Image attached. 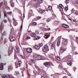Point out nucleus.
Instances as JSON below:
<instances>
[{
	"label": "nucleus",
	"mask_w": 78,
	"mask_h": 78,
	"mask_svg": "<svg viewBox=\"0 0 78 78\" xmlns=\"http://www.w3.org/2000/svg\"><path fill=\"white\" fill-rule=\"evenodd\" d=\"M35 58L36 60H43L44 59L40 55H37V56L36 55L30 56V60L32 62H34Z\"/></svg>",
	"instance_id": "1"
},
{
	"label": "nucleus",
	"mask_w": 78,
	"mask_h": 78,
	"mask_svg": "<svg viewBox=\"0 0 78 78\" xmlns=\"http://www.w3.org/2000/svg\"><path fill=\"white\" fill-rule=\"evenodd\" d=\"M37 73L38 74V75H41V76H42V75H45V72L43 71H41L40 69L38 70V71L37 72Z\"/></svg>",
	"instance_id": "2"
},
{
	"label": "nucleus",
	"mask_w": 78,
	"mask_h": 78,
	"mask_svg": "<svg viewBox=\"0 0 78 78\" xmlns=\"http://www.w3.org/2000/svg\"><path fill=\"white\" fill-rule=\"evenodd\" d=\"M43 51L44 52L46 51L47 52L49 50V48H48V46H47V45H46L44 46V48H43Z\"/></svg>",
	"instance_id": "3"
},
{
	"label": "nucleus",
	"mask_w": 78,
	"mask_h": 78,
	"mask_svg": "<svg viewBox=\"0 0 78 78\" xmlns=\"http://www.w3.org/2000/svg\"><path fill=\"white\" fill-rule=\"evenodd\" d=\"M66 58H67V61L68 62H71V61H72L73 59L72 56L70 55H68Z\"/></svg>",
	"instance_id": "4"
},
{
	"label": "nucleus",
	"mask_w": 78,
	"mask_h": 78,
	"mask_svg": "<svg viewBox=\"0 0 78 78\" xmlns=\"http://www.w3.org/2000/svg\"><path fill=\"white\" fill-rule=\"evenodd\" d=\"M61 37H58L57 38V40H58L57 43V47H59L60 45V44L61 43Z\"/></svg>",
	"instance_id": "5"
},
{
	"label": "nucleus",
	"mask_w": 78,
	"mask_h": 78,
	"mask_svg": "<svg viewBox=\"0 0 78 78\" xmlns=\"http://www.w3.org/2000/svg\"><path fill=\"white\" fill-rule=\"evenodd\" d=\"M9 39L11 42H13V41H15L16 40V37H15L13 36H10L9 37Z\"/></svg>",
	"instance_id": "6"
},
{
	"label": "nucleus",
	"mask_w": 78,
	"mask_h": 78,
	"mask_svg": "<svg viewBox=\"0 0 78 78\" xmlns=\"http://www.w3.org/2000/svg\"><path fill=\"white\" fill-rule=\"evenodd\" d=\"M13 51V47L11 46L9 48V54H11Z\"/></svg>",
	"instance_id": "7"
},
{
	"label": "nucleus",
	"mask_w": 78,
	"mask_h": 78,
	"mask_svg": "<svg viewBox=\"0 0 78 78\" xmlns=\"http://www.w3.org/2000/svg\"><path fill=\"white\" fill-rule=\"evenodd\" d=\"M50 33H47V34H45L44 36V38L46 39H47L49 37H50Z\"/></svg>",
	"instance_id": "8"
},
{
	"label": "nucleus",
	"mask_w": 78,
	"mask_h": 78,
	"mask_svg": "<svg viewBox=\"0 0 78 78\" xmlns=\"http://www.w3.org/2000/svg\"><path fill=\"white\" fill-rule=\"evenodd\" d=\"M6 65V63H2L1 64H0V70H3L4 69L3 66Z\"/></svg>",
	"instance_id": "9"
},
{
	"label": "nucleus",
	"mask_w": 78,
	"mask_h": 78,
	"mask_svg": "<svg viewBox=\"0 0 78 78\" xmlns=\"http://www.w3.org/2000/svg\"><path fill=\"white\" fill-rule=\"evenodd\" d=\"M27 53H32V49L31 48H28L27 50Z\"/></svg>",
	"instance_id": "10"
},
{
	"label": "nucleus",
	"mask_w": 78,
	"mask_h": 78,
	"mask_svg": "<svg viewBox=\"0 0 78 78\" xmlns=\"http://www.w3.org/2000/svg\"><path fill=\"white\" fill-rule=\"evenodd\" d=\"M34 6L36 8H39L40 6V4L38 3H36L34 4Z\"/></svg>",
	"instance_id": "11"
},
{
	"label": "nucleus",
	"mask_w": 78,
	"mask_h": 78,
	"mask_svg": "<svg viewBox=\"0 0 78 78\" xmlns=\"http://www.w3.org/2000/svg\"><path fill=\"white\" fill-rule=\"evenodd\" d=\"M44 65L48 67H49L50 66V62H46L44 63Z\"/></svg>",
	"instance_id": "12"
},
{
	"label": "nucleus",
	"mask_w": 78,
	"mask_h": 78,
	"mask_svg": "<svg viewBox=\"0 0 78 78\" xmlns=\"http://www.w3.org/2000/svg\"><path fill=\"white\" fill-rule=\"evenodd\" d=\"M62 26L65 28H69V26L66 24H63Z\"/></svg>",
	"instance_id": "13"
},
{
	"label": "nucleus",
	"mask_w": 78,
	"mask_h": 78,
	"mask_svg": "<svg viewBox=\"0 0 78 78\" xmlns=\"http://www.w3.org/2000/svg\"><path fill=\"white\" fill-rule=\"evenodd\" d=\"M13 24L15 26H16V25H17L18 23H17V22H16V20H14V19H13Z\"/></svg>",
	"instance_id": "14"
},
{
	"label": "nucleus",
	"mask_w": 78,
	"mask_h": 78,
	"mask_svg": "<svg viewBox=\"0 0 78 78\" xmlns=\"http://www.w3.org/2000/svg\"><path fill=\"white\" fill-rule=\"evenodd\" d=\"M63 44H67V39H64L63 41Z\"/></svg>",
	"instance_id": "15"
},
{
	"label": "nucleus",
	"mask_w": 78,
	"mask_h": 78,
	"mask_svg": "<svg viewBox=\"0 0 78 78\" xmlns=\"http://www.w3.org/2000/svg\"><path fill=\"white\" fill-rule=\"evenodd\" d=\"M18 66L19 67H21L22 66V62L21 61H18Z\"/></svg>",
	"instance_id": "16"
},
{
	"label": "nucleus",
	"mask_w": 78,
	"mask_h": 78,
	"mask_svg": "<svg viewBox=\"0 0 78 78\" xmlns=\"http://www.w3.org/2000/svg\"><path fill=\"white\" fill-rule=\"evenodd\" d=\"M12 69H13V67L12 66H10L9 67L8 71L10 72V70H12Z\"/></svg>",
	"instance_id": "17"
},
{
	"label": "nucleus",
	"mask_w": 78,
	"mask_h": 78,
	"mask_svg": "<svg viewBox=\"0 0 78 78\" xmlns=\"http://www.w3.org/2000/svg\"><path fill=\"white\" fill-rule=\"evenodd\" d=\"M55 43L54 42L52 44L51 49H54L55 48Z\"/></svg>",
	"instance_id": "18"
},
{
	"label": "nucleus",
	"mask_w": 78,
	"mask_h": 78,
	"mask_svg": "<svg viewBox=\"0 0 78 78\" xmlns=\"http://www.w3.org/2000/svg\"><path fill=\"white\" fill-rule=\"evenodd\" d=\"M30 36L32 37H36V34L34 33H32L31 34Z\"/></svg>",
	"instance_id": "19"
},
{
	"label": "nucleus",
	"mask_w": 78,
	"mask_h": 78,
	"mask_svg": "<svg viewBox=\"0 0 78 78\" xmlns=\"http://www.w3.org/2000/svg\"><path fill=\"white\" fill-rule=\"evenodd\" d=\"M48 10L49 11H51V9H52V7L51 6H49L48 8Z\"/></svg>",
	"instance_id": "20"
},
{
	"label": "nucleus",
	"mask_w": 78,
	"mask_h": 78,
	"mask_svg": "<svg viewBox=\"0 0 78 78\" xmlns=\"http://www.w3.org/2000/svg\"><path fill=\"white\" fill-rule=\"evenodd\" d=\"M37 2L39 4H40V3H42L43 2V0H38Z\"/></svg>",
	"instance_id": "21"
},
{
	"label": "nucleus",
	"mask_w": 78,
	"mask_h": 78,
	"mask_svg": "<svg viewBox=\"0 0 78 78\" xmlns=\"http://www.w3.org/2000/svg\"><path fill=\"white\" fill-rule=\"evenodd\" d=\"M45 10H40L39 11V12L41 14H43V13H45Z\"/></svg>",
	"instance_id": "22"
},
{
	"label": "nucleus",
	"mask_w": 78,
	"mask_h": 78,
	"mask_svg": "<svg viewBox=\"0 0 78 78\" xmlns=\"http://www.w3.org/2000/svg\"><path fill=\"white\" fill-rule=\"evenodd\" d=\"M55 58L56 59L58 60V61H61V58H60V57H59L58 56H56L55 57Z\"/></svg>",
	"instance_id": "23"
},
{
	"label": "nucleus",
	"mask_w": 78,
	"mask_h": 78,
	"mask_svg": "<svg viewBox=\"0 0 78 78\" xmlns=\"http://www.w3.org/2000/svg\"><path fill=\"white\" fill-rule=\"evenodd\" d=\"M11 5V6L13 8V7H14V3L12 2H10Z\"/></svg>",
	"instance_id": "24"
},
{
	"label": "nucleus",
	"mask_w": 78,
	"mask_h": 78,
	"mask_svg": "<svg viewBox=\"0 0 78 78\" xmlns=\"http://www.w3.org/2000/svg\"><path fill=\"white\" fill-rule=\"evenodd\" d=\"M66 48H65L63 47L61 48V50L62 51H66Z\"/></svg>",
	"instance_id": "25"
},
{
	"label": "nucleus",
	"mask_w": 78,
	"mask_h": 78,
	"mask_svg": "<svg viewBox=\"0 0 78 78\" xmlns=\"http://www.w3.org/2000/svg\"><path fill=\"white\" fill-rule=\"evenodd\" d=\"M59 7H60L61 8H62V9H63L64 8V6L61 4H60L59 5Z\"/></svg>",
	"instance_id": "26"
},
{
	"label": "nucleus",
	"mask_w": 78,
	"mask_h": 78,
	"mask_svg": "<svg viewBox=\"0 0 78 78\" xmlns=\"http://www.w3.org/2000/svg\"><path fill=\"white\" fill-rule=\"evenodd\" d=\"M19 73L18 71H16L14 73V74L15 75H18Z\"/></svg>",
	"instance_id": "27"
},
{
	"label": "nucleus",
	"mask_w": 78,
	"mask_h": 78,
	"mask_svg": "<svg viewBox=\"0 0 78 78\" xmlns=\"http://www.w3.org/2000/svg\"><path fill=\"white\" fill-rule=\"evenodd\" d=\"M41 38L40 37H39L38 36H36V40H38V39H39Z\"/></svg>",
	"instance_id": "28"
},
{
	"label": "nucleus",
	"mask_w": 78,
	"mask_h": 78,
	"mask_svg": "<svg viewBox=\"0 0 78 78\" xmlns=\"http://www.w3.org/2000/svg\"><path fill=\"white\" fill-rule=\"evenodd\" d=\"M11 13H12L11 12H8L7 13V14L9 15V16H11Z\"/></svg>",
	"instance_id": "29"
},
{
	"label": "nucleus",
	"mask_w": 78,
	"mask_h": 78,
	"mask_svg": "<svg viewBox=\"0 0 78 78\" xmlns=\"http://www.w3.org/2000/svg\"><path fill=\"white\" fill-rule=\"evenodd\" d=\"M16 51L17 53H19V48H16Z\"/></svg>",
	"instance_id": "30"
},
{
	"label": "nucleus",
	"mask_w": 78,
	"mask_h": 78,
	"mask_svg": "<svg viewBox=\"0 0 78 78\" xmlns=\"http://www.w3.org/2000/svg\"><path fill=\"white\" fill-rule=\"evenodd\" d=\"M67 64L68 66H72V62H70L69 63H67Z\"/></svg>",
	"instance_id": "31"
},
{
	"label": "nucleus",
	"mask_w": 78,
	"mask_h": 78,
	"mask_svg": "<svg viewBox=\"0 0 78 78\" xmlns=\"http://www.w3.org/2000/svg\"><path fill=\"white\" fill-rule=\"evenodd\" d=\"M29 12L30 14H31V13H33V10H30L29 11Z\"/></svg>",
	"instance_id": "32"
},
{
	"label": "nucleus",
	"mask_w": 78,
	"mask_h": 78,
	"mask_svg": "<svg viewBox=\"0 0 78 78\" xmlns=\"http://www.w3.org/2000/svg\"><path fill=\"white\" fill-rule=\"evenodd\" d=\"M35 48H36V49H37V50H38L40 48L39 47H38L37 46H35Z\"/></svg>",
	"instance_id": "33"
},
{
	"label": "nucleus",
	"mask_w": 78,
	"mask_h": 78,
	"mask_svg": "<svg viewBox=\"0 0 78 78\" xmlns=\"http://www.w3.org/2000/svg\"><path fill=\"white\" fill-rule=\"evenodd\" d=\"M75 14L78 16V11H76L75 12Z\"/></svg>",
	"instance_id": "34"
},
{
	"label": "nucleus",
	"mask_w": 78,
	"mask_h": 78,
	"mask_svg": "<svg viewBox=\"0 0 78 78\" xmlns=\"http://www.w3.org/2000/svg\"><path fill=\"white\" fill-rule=\"evenodd\" d=\"M35 34H39V31L37 30H36L35 31Z\"/></svg>",
	"instance_id": "35"
},
{
	"label": "nucleus",
	"mask_w": 78,
	"mask_h": 78,
	"mask_svg": "<svg viewBox=\"0 0 78 78\" xmlns=\"http://www.w3.org/2000/svg\"><path fill=\"white\" fill-rule=\"evenodd\" d=\"M37 24V23L36 22H33V24L34 25H36Z\"/></svg>",
	"instance_id": "36"
},
{
	"label": "nucleus",
	"mask_w": 78,
	"mask_h": 78,
	"mask_svg": "<svg viewBox=\"0 0 78 78\" xmlns=\"http://www.w3.org/2000/svg\"><path fill=\"white\" fill-rule=\"evenodd\" d=\"M23 28V25L22 24L21 26L20 31H22V30Z\"/></svg>",
	"instance_id": "37"
},
{
	"label": "nucleus",
	"mask_w": 78,
	"mask_h": 78,
	"mask_svg": "<svg viewBox=\"0 0 78 78\" xmlns=\"http://www.w3.org/2000/svg\"><path fill=\"white\" fill-rule=\"evenodd\" d=\"M68 9V7H66L65 8V11H67Z\"/></svg>",
	"instance_id": "38"
},
{
	"label": "nucleus",
	"mask_w": 78,
	"mask_h": 78,
	"mask_svg": "<svg viewBox=\"0 0 78 78\" xmlns=\"http://www.w3.org/2000/svg\"><path fill=\"white\" fill-rule=\"evenodd\" d=\"M39 45L40 46V47H42V46H43V44H39Z\"/></svg>",
	"instance_id": "39"
},
{
	"label": "nucleus",
	"mask_w": 78,
	"mask_h": 78,
	"mask_svg": "<svg viewBox=\"0 0 78 78\" xmlns=\"http://www.w3.org/2000/svg\"><path fill=\"white\" fill-rule=\"evenodd\" d=\"M20 57L21 58H22V59H23L24 58V56L23 55H20Z\"/></svg>",
	"instance_id": "40"
},
{
	"label": "nucleus",
	"mask_w": 78,
	"mask_h": 78,
	"mask_svg": "<svg viewBox=\"0 0 78 78\" xmlns=\"http://www.w3.org/2000/svg\"><path fill=\"white\" fill-rule=\"evenodd\" d=\"M37 19L38 20L41 19H42V17H40V16H38V17H37Z\"/></svg>",
	"instance_id": "41"
},
{
	"label": "nucleus",
	"mask_w": 78,
	"mask_h": 78,
	"mask_svg": "<svg viewBox=\"0 0 78 78\" xmlns=\"http://www.w3.org/2000/svg\"><path fill=\"white\" fill-rule=\"evenodd\" d=\"M27 39H31V37L29 36H27Z\"/></svg>",
	"instance_id": "42"
},
{
	"label": "nucleus",
	"mask_w": 78,
	"mask_h": 78,
	"mask_svg": "<svg viewBox=\"0 0 78 78\" xmlns=\"http://www.w3.org/2000/svg\"><path fill=\"white\" fill-rule=\"evenodd\" d=\"M44 75L41 76V78H45V77L44 76Z\"/></svg>",
	"instance_id": "43"
},
{
	"label": "nucleus",
	"mask_w": 78,
	"mask_h": 78,
	"mask_svg": "<svg viewBox=\"0 0 78 78\" xmlns=\"http://www.w3.org/2000/svg\"><path fill=\"white\" fill-rule=\"evenodd\" d=\"M78 53L76 52H74V55H78Z\"/></svg>",
	"instance_id": "44"
},
{
	"label": "nucleus",
	"mask_w": 78,
	"mask_h": 78,
	"mask_svg": "<svg viewBox=\"0 0 78 78\" xmlns=\"http://www.w3.org/2000/svg\"><path fill=\"white\" fill-rule=\"evenodd\" d=\"M64 69L66 71V72H67V69L65 68H64Z\"/></svg>",
	"instance_id": "45"
},
{
	"label": "nucleus",
	"mask_w": 78,
	"mask_h": 78,
	"mask_svg": "<svg viewBox=\"0 0 78 78\" xmlns=\"http://www.w3.org/2000/svg\"><path fill=\"white\" fill-rule=\"evenodd\" d=\"M43 30H44V31H46V30H47V29L44 28H43Z\"/></svg>",
	"instance_id": "46"
},
{
	"label": "nucleus",
	"mask_w": 78,
	"mask_h": 78,
	"mask_svg": "<svg viewBox=\"0 0 78 78\" xmlns=\"http://www.w3.org/2000/svg\"><path fill=\"white\" fill-rule=\"evenodd\" d=\"M31 14V16H34V14L33 13H32L31 14Z\"/></svg>",
	"instance_id": "47"
},
{
	"label": "nucleus",
	"mask_w": 78,
	"mask_h": 78,
	"mask_svg": "<svg viewBox=\"0 0 78 78\" xmlns=\"http://www.w3.org/2000/svg\"><path fill=\"white\" fill-rule=\"evenodd\" d=\"M69 0H66V2L67 3H69Z\"/></svg>",
	"instance_id": "48"
},
{
	"label": "nucleus",
	"mask_w": 78,
	"mask_h": 78,
	"mask_svg": "<svg viewBox=\"0 0 78 78\" xmlns=\"http://www.w3.org/2000/svg\"><path fill=\"white\" fill-rule=\"evenodd\" d=\"M71 11L72 13H73V9L72 10H71Z\"/></svg>",
	"instance_id": "49"
},
{
	"label": "nucleus",
	"mask_w": 78,
	"mask_h": 78,
	"mask_svg": "<svg viewBox=\"0 0 78 78\" xmlns=\"http://www.w3.org/2000/svg\"><path fill=\"white\" fill-rule=\"evenodd\" d=\"M68 18V20H69L72 21V19H71V18H69V17Z\"/></svg>",
	"instance_id": "50"
},
{
	"label": "nucleus",
	"mask_w": 78,
	"mask_h": 78,
	"mask_svg": "<svg viewBox=\"0 0 78 78\" xmlns=\"http://www.w3.org/2000/svg\"><path fill=\"white\" fill-rule=\"evenodd\" d=\"M71 48H73V49H75V48H74V47H73V46H72Z\"/></svg>",
	"instance_id": "51"
},
{
	"label": "nucleus",
	"mask_w": 78,
	"mask_h": 78,
	"mask_svg": "<svg viewBox=\"0 0 78 78\" xmlns=\"http://www.w3.org/2000/svg\"><path fill=\"white\" fill-rule=\"evenodd\" d=\"M4 22L5 23H6V22H7V21L6 20H5Z\"/></svg>",
	"instance_id": "52"
},
{
	"label": "nucleus",
	"mask_w": 78,
	"mask_h": 78,
	"mask_svg": "<svg viewBox=\"0 0 78 78\" xmlns=\"http://www.w3.org/2000/svg\"><path fill=\"white\" fill-rule=\"evenodd\" d=\"M27 31H28V32H31V30H29V29H28V30H27Z\"/></svg>",
	"instance_id": "53"
},
{
	"label": "nucleus",
	"mask_w": 78,
	"mask_h": 78,
	"mask_svg": "<svg viewBox=\"0 0 78 78\" xmlns=\"http://www.w3.org/2000/svg\"><path fill=\"white\" fill-rule=\"evenodd\" d=\"M20 33H18V36H20Z\"/></svg>",
	"instance_id": "54"
},
{
	"label": "nucleus",
	"mask_w": 78,
	"mask_h": 78,
	"mask_svg": "<svg viewBox=\"0 0 78 78\" xmlns=\"http://www.w3.org/2000/svg\"><path fill=\"white\" fill-rule=\"evenodd\" d=\"M76 41H78V37H76Z\"/></svg>",
	"instance_id": "55"
},
{
	"label": "nucleus",
	"mask_w": 78,
	"mask_h": 78,
	"mask_svg": "<svg viewBox=\"0 0 78 78\" xmlns=\"http://www.w3.org/2000/svg\"><path fill=\"white\" fill-rule=\"evenodd\" d=\"M61 67V66L60 65H59V68H60Z\"/></svg>",
	"instance_id": "56"
},
{
	"label": "nucleus",
	"mask_w": 78,
	"mask_h": 78,
	"mask_svg": "<svg viewBox=\"0 0 78 78\" xmlns=\"http://www.w3.org/2000/svg\"><path fill=\"white\" fill-rule=\"evenodd\" d=\"M21 73H23V71H22L21 72Z\"/></svg>",
	"instance_id": "57"
},
{
	"label": "nucleus",
	"mask_w": 78,
	"mask_h": 78,
	"mask_svg": "<svg viewBox=\"0 0 78 78\" xmlns=\"http://www.w3.org/2000/svg\"><path fill=\"white\" fill-rule=\"evenodd\" d=\"M63 78H68L66 76H65Z\"/></svg>",
	"instance_id": "58"
},
{
	"label": "nucleus",
	"mask_w": 78,
	"mask_h": 78,
	"mask_svg": "<svg viewBox=\"0 0 78 78\" xmlns=\"http://www.w3.org/2000/svg\"><path fill=\"white\" fill-rule=\"evenodd\" d=\"M76 3H77V4H78V0H76Z\"/></svg>",
	"instance_id": "59"
},
{
	"label": "nucleus",
	"mask_w": 78,
	"mask_h": 78,
	"mask_svg": "<svg viewBox=\"0 0 78 78\" xmlns=\"http://www.w3.org/2000/svg\"><path fill=\"white\" fill-rule=\"evenodd\" d=\"M23 17L25 18V14L23 13Z\"/></svg>",
	"instance_id": "60"
},
{
	"label": "nucleus",
	"mask_w": 78,
	"mask_h": 78,
	"mask_svg": "<svg viewBox=\"0 0 78 78\" xmlns=\"http://www.w3.org/2000/svg\"><path fill=\"white\" fill-rule=\"evenodd\" d=\"M5 17H6V14H5Z\"/></svg>",
	"instance_id": "61"
},
{
	"label": "nucleus",
	"mask_w": 78,
	"mask_h": 78,
	"mask_svg": "<svg viewBox=\"0 0 78 78\" xmlns=\"http://www.w3.org/2000/svg\"><path fill=\"white\" fill-rule=\"evenodd\" d=\"M48 30H50V28H48Z\"/></svg>",
	"instance_id": "62"
},
{
	"label": "nucleus",
	"mask_w": 78,
	"mask_h": 78,
	"mask_svg": "<svg viewBox=\"0 0 78 78\" xmlns=\"http://www.w3.org/2000/svg\"><path fill=\"white\" fill-rule=\"evenodd\" d=\"M68 32H70V30H68Z\"/></svg>",
	"instance_id": "63"
},
{
	"label": "nucleus",
	"mask_w": 78,
	"mask_h": 78,
	"mask_svg": "<svg viewBox=\"0 0 78 78\" xmlns=\"http://www.w3.org/2000/svg\"><path fill=\"white\" fill-rule=\"evenodd\" d=\"M18 67H17L16 66V68H17Z\"/></svg>",
	"instance_id": "64"
}]
</instances>
